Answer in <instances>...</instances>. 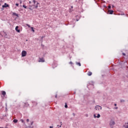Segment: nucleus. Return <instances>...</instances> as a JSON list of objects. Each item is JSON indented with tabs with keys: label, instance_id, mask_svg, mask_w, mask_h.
I'll return each mask as SVG.
<instances>
[{
	"label": "nucleus",
	"instance_id": "32",
	"mask_svg": "<svg viewBox=\"0 0 128 128\" xmlns=\"http://www.w3.org/2000/svg\"><path fill=\"white\" fill-rule=\"evenodd\" d=\"M29 3H30V4H32V2L30 1V2H29Z\"/></svg>",
	"mask_w": 128,
	"mask_h": 128
},
{
	"label": "nucleus",
	"instance_id": "2",
	"mask_svg": "<svg viewBox=\"0 0 128 128\" xmlns=\"http://www.w3.org/2000/svg\"><path fill=\"white\" fill-rule=\"evenodd\" d=\"M26 56V50L22 51V56L24 57V56Z\"/></svg>",
	"mask_w": 128,
	"mask_h": 128
},
{
	"label": "nucleus",
	"instance_id": "12",
	"mask_svg": "<svg viewBox=\"0 0 128 128\" xmlns=\"http://www.w3.org/2000/svg\"><path fill=\"white\" fill-rule=\"evenodd\" d=\"M38 4H40V3L37 2L36 5L35 6V8H38Z\"/></svg>",
	"mask_w": 128,
	"mask_h": 128
},
{
	"label": "nucleus",
	"instance_id": "18",
	"mask_svg": "<svg viewBox=\"0 0 128 128\" xmlns=\"http://www.w3.org/2000/svg\"><path fill=\"white\" fill-rule=\"evenodd\" d=\"M64 108H68V104H66Z\"/></svg>",
	"mask_w": 128,
	"mask_h": 128
},
{
	"label": "nucleus",
	"instance_id": "35",
	"mask_svg": "<svg viewBox=\"0 0 128 128\" xmlns=\"http://www.w3.org/2000/svg\"><path fill=\"white\" fill-rule=\"evenodd\" d=\"M116 110H118V107L116 108Z\"/></svg>",
	"mask_w": 128,
	"mask_h": 128
},
{
	"label": "nucleus",
	"instance_id": "20",
	"mask_svg": "<svg viewBox=\"0 0 128 128\" xmlns=\"http://www.w3.org/2000/svg\"><path fill=\"white\" fill-rule=\"evenodd\" d=\"M14 16H18V14H17L14 13Z\"/></svg>",
	"mask_w": 128,
	"mask_h": 128
},
{
	"label": "nucleus",
	"instance_id": "23",
	"mask_svg": "<svg viewBox=\"0 0 128 128\" xmlns=\"http://www.w3.org/2000/svg\"><path fill=\"white\" fill-rule=\"evenodd\" d=\"M26 122H30V120L27 119V120H26Z\"/></svg>",
	"mask_w": 128,
	"mask_h": 128
},
{
	"label": "nucleus",
	"instance_id": "7",
	"mask_svg": "<svg viewBox=\"0 0 128 128\" xmlns=\"http://www.w3.org/2000/svg\"><path fill=\"white\" fill-rule=\"evenodd\" d=\"M108 14H114V10H108Z\"/></svg>",
	"mask_w": 128,
	"mask_h": 128
},
{
	"label": "nucleus",
	"instance_id": "13",
	"mask_svg": "<svg viewBox=\"0 0 128 128\" xmlns=\"http://www.w3.org/2000/svg\"><path fill=\"white\" fill-rule=\"evenodd\" d=\"M76 64H77V66H80L81 64H80V62H76Z\"/></svg>",
	"mask_w": 128,
	"mask_h": 128
},
{
	"label": "nucleus",
	"instance_id": "1",
	"mask_svg": "<svg viewBox=\"0 0 128 128\" xmlns=\"http://www.w3.org/2000/svg\"><path fill=\"white\" fill-rule=\"evenodd\" d=\"M114 124H116V122H114V121L111 120L110 122V128H114Z\"/></svg>",
	"mask_w": 128,
	"mask_h": 128
},
{
	"label": "nucleus",
	"instance_id": "27",
	"mask_svg": "<svg viewBox=\"0 0 128 128\" xmlns=\"http://www.w3.org/2000/svg\"><path fill=\"white\" fill-rule=\"evenodd\" d=\"M70 64H72V62H70Z\"/></svg>",
	"mask_w": 128,
	"mask_h": 128
},
{
	"label": "nucleus",
	"instance_id": "33",
	"mask_svg": "<svg viewBox=\"0 0 128 128\" xmlns=\"http://www.w3.org/2000/svg\"><path fill=\"white\" fill-rule=\"evenodd\" d=\"M54 128L53 126H50V128Z\"/></svg>",
	"mask_w": 128,
	"mask_h": 128
},
{
	"label": "nucleus",
	"instance_id": "11",
	"mask_svg": "<svg viewBox=\"0 0 128 128\" xmlns=\"http://www.w3.org/2000/svg\"><path fill=\"white\" fill-rule=\"evenodd\" d=\"M92 73L90 72H88V75L89 76H92Z\"/></svg>",
	"mask_w": 128,
	"mask_h": 128
},
{
	"label": "nucleus",
	"instance_id": "9",
	"mask_svg": "<svg viewBox=\"0 0 128 128\" xmlns=\"http://www.w3.org/2000/svg\"><path fill=\"white\" fill-rule=\"evenodd\" d=\"M2 96H6V92L2 91Z\"/></svg>",
	"mask_w": 128,
	"mask_h": 128
},
{
	"label": "nucleus",
	"instance_id": "5",
	"mask_svg": "<svg viewBox=\"0 0 128 128\" xmlns=\"http://www.w3.org/2000/svg\"><path fill=\"white\" fill-rule=\"evenodd\" d=\"M2 8H10V5L6 4V3H5L4 5L2 6Z\"/></svg>",
	"mask_w": 128,
	"mask_h": 128
},
{
	"label": "nucleus",
	"instance_id": "25",
	"mask_svg": "<svg viewBox=\"0 0 128 128\" xmlns=\"http://www.w3.org/2000/svg\"><path fill=\"white\" fill-rule=\"evenodd\" d=\"M16 6H18V4L16 3Z\"/></svg>",
	"mask_w": 128,
	"mask_h": 128
},
{
	"label": "nucleus",
	"instance_id": "29",
	"mask_svg": "<svg viewBox=\"0 0 128 128\" xmlns=\"http://www.w3.org/2000/svg\"><path fill=\"white\" fill-rule=\"evenodd\" d=\"M123 56H126V54L122 53Z\"/></svg>",
	"mask_w": 128,
	"mask_h": 128
},
{
	"label": "nucleus",
	"instance_id": "8",
	"mask_svg": "<svg viewBox=\"0 0 128 128\" xmlns=\"http://www.w3.org/2000/svg\"><path fill=\"white\" fill-rule=\"evenodd\" d=\"M94 118H100V114H98V116H96V114H94Z\"/></svg>",
	"mask_w": 128,
	"mask_h": 128
},
{
	"label": "nucleus",
	"instance_id": "17",
	"mask_svg": "<svg viewBox=\"0 0 128 128\" xmlns=\"http://www.w3.org/2000/svg\"><path fill=\"white\" fill-rule=\"evenodd\" d=\"M26 26H27L28 28H30V25L28 24H26Z\"/></svg>",
	"mask_w": 128,
	"mask_h": 128
},
{
	"label": "nucleus",
	"instance_id": "16",
	"mask_svg": "<svg viewBox=\"0 0 128 128\" xmlns=\"http://www.w3.org/2000/svg\"><path fill=\"white\" fill-rule=\"evenodd\" d=\"M20 120L22 122V124H24V120L21 119Z\"/></svg>",
	"mask_w": 128,
	"mask_h": 128
},
{
	"label": "nucleus",
	"instance_id": "19",
	"mask_svg": "<svg viewBox=\"0 0 128 128\" xmlns=\"http://www.w3.org/2000/svg\"><path fill=\"white\" fill-rule=\"evenodd\" d=\"M60 128H62V122H60Z\"/></svg>",
	"mask_w": 128,
	"mask_h": 128
},
{
	"label": "nucleus",
	"instance_id": "22",
	"mask_svg": "<svg viewBox=\"0 0 128 128\" xmlns=\"http://www.w3.org/2000/svg\"><path fill=\"white\" fill-rule=\"evenodd\" d=\"M33 2H34V4H36V0H34Z\"/></svg>",
	"mask_w": 128,
	"mask_h": 128
},
{
	"label": "nucleus",
	"instance_id": "6",
	"mask_svg": "<svg viewBox=\"0 0 128 128\" xmlns=\"http://www.w3.org/2000/svg\"><path fill=\"white\" fill-rule=\"evenodd\" d=\"M15 30L17 32H20V30H18V26H16L15 28Z\"/></svg>",
	"mask_w": 128,
	"mask_h": 128
},
{
	"label": "nucleus",
	"instance_id": "28",
	"mask_svg": "<svg viewBox=\"0 0 128 128\" xmlns=\"http://www.w3.org/2000/svg\"><path fill=\"white\" fill-rule=\"evenodd\" d=\"M32 124H34V122H31V126H32Z\"/></svg>",
	"mask_w": 128,
	"mask_h": 128
},
{
	"label": "nucleus",
	"instance_id": "21",
	"mask_svg": "<svg viewBox=\"0 0 128 128\" xmlns=\"http://www.w3.org/2000/svg\"><path fill=\"white\" fill-rule=\"evenodd\" d=\"M22 6L24 8H26V6L23 5Z\"/></svg>",
	"mask_w": 128,
	"mask_h": 128
},
{
	"label": "nucleus",
	"instance_id": "26",
	"mask_svg": "<svg viewBox=\"0 0 128 128\" xmlns=\"http://www.w3.org/2000/svg\"><path fill=\"white\" fill-rule=\"evenodd\" d=\"M86 118H88V114H86Z\"/></svg>",
	"mask_w": 128,
	"mask_h": 128
},
{
	"label": "nucleus",
	"instance_id": "15",
	"mask_svg": "<svg viewBox=\"0 0 128 128\" xmlns=\"http://www.w3.org/2000/svg\"><path fill=\"white\" fill-rule=\"evenodd\" d=\"M31 30L33 32H34V27H31Z\"/></svg>",
	"mask_w": 128,
	"mask_h": 128
},
{
	"label": "nucleus",
	"instance_id": "34",
	"mask_svg": "<svg viewBox=\"0 0 128 128\" xmlns=\"http://www.w3.org/2000/svg\"><path fill=\"white\" fill-rule=\"evenodd\" d=\"M124 102V100H121V102Z\"/></svg>",
	"mask_w": 128,
	"mask_h": 128
},
{
	"label": "nucleus",
	"instance_id": "4",
	"mask_svg": "<svg viewBox=\"0 0 128 128\" xmlns=\"http://www.w3.org/2000/svg\"><path fill=\"white\" fill-rule=\"evenodd\" d=\"M38 62H44V58H40Z\"/></svg>",
	"mask_w": 128,
	"mask_h": 128
},
{
	"label": "nucleus",
	"instance_id": "30",
	"mask_svg": "<svg viewBox=\"0 0 128 128\" xmlns=\"http://www.w3.org/2000/svg\"><path fill=\"white\" fill-rule=\"evenodd\" d=\"M55 97L56 98H58V95H56Z\"/></svg>",
	"mask_w": 128,
	"mask_h": 128
},
{
	"label": "nucleus",
	"instance_id": "10",
	"mask_svg": "<svg viewBox=\"0 0 128 128\" xmlns=\"http://www.w3.org/2000/svg\"><path fill=\"white\" fill-rule=\"evenodd\" d=\"M126 125H124V126L125 128H128V123H125Z\"/></svg>",
	"mask_w": 128,
	"mask_h": 128
},
{
	"label": "nucleus",
	"instance_id": "37",
	"mask_svg": "<svg viewBox=\"0 0 128 128\" xmlns=\"http://www.w3.org/2000/svg\"><path fill=\"white\" fill-rule=\"evenodd\" d=\"M112 8H114V6H112Z\"/></svg>",
	"mask_w": 128,
	"mask_h": 128
},
{
	"label": "nucleus",
	"instance_id": "31",
	"mask_svg": "<svg viewBox=\"0 0 128 128\" xmlns=\"http://www.w3.org/2000/svg\"><path fill=\"white\" fill-rule=\"evenodd\" d=\"M114 106H116V104H114Z\"/></svg>",
	"mask_w": 128,
	"mask_h": 128
},
{
	"label": "nucleus",
	"instance_id": "3",
	"mask_svg": "<svg viewBox=\"0 0 128 128\" xmlns=\"http://www.w3.org/2000/svg\"><path fill=\"white\" fill-rule=\"evenodd\" d=\"M102 106H96L95 107V110H102Z\"/></svg>",
	"mask_w": 128,
	"mask_h": 128
},
{
	"label": "nucleus",
	"instance_id": "24",
	"mask_svg": "<svg viewBox=\"0 0 128 128\" xmlns=\"http://www.w3.org/2000/svg\"><path fill=\"white\" fill-rule=\"evenodd\" d=\"M111 8H112V6H108V8H109V9H110Z\"/></svg>",
	"mask_w": 128,
	"mask_h": 128
},
{
	"label": "nucleus",
	"instance_id": "36",
	"mask_svg": "<svg viewBox=\"0 0 128 128\" xmlns=\"http://www.w3.org/2000/svg\"><path fill=\"white\" fill-rule=\"evenodd\" d=\"M20 4H22V1H20Z\"/></svg>",
	"mask_w": 128,
	"mask_h": 128
},
{
	"label": "nucleus",
	"instance_id": "14",
	"mask_svg": "<svg viewBox=\"0 0 128 128\" xmlns=\"http://www.w3.org/2000/svg\"><path fill=\"white\" fill-rule=\"evenodd\" d=\"M13 122H15L16 124V122H18V120L15 119V120H13Z\"/></svg>",
	"mask_w": 128,
	"mask_h": 128
}]
</instances>
